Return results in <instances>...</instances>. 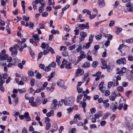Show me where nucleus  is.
Instances as JSON below:
<instances>
[{
	"label": "nucleus",
	"instance_id": "nucleus-52",
	"mask_svg": "<svg viewBox=\"0 0 133 133\" xmlns=\"http://www.w3.org/2000/svg\"><path fill=\"white\" fill-rule=\"evenodd\" d=\"M56 64L55 62H53L51 64H49L50 66L55 68L56 67Z\"/></svg>",
	"mask_w": 133,
	"mask_h": 133
},
{
	"label": "nucleus",
	"instance_id": "nucleus-36",
	"mask_svg": "<svg viewBox=\"0 0 133 133\" xmlns=\"http://www.w3.org/2000/svg\"><path fill=\"white\" fill-rule=\"evenodd\" d=\"M39 3L42 6H45L46 4L45 3V1L44 0H39Z\"/></svg>",
	"mask_w": 133,
	"mask_h": 133
},
{
	"label": "nucleus",
	"instance_id": "nucleus-17",
	"mask_svg": "<svg viewBox=\"0 0 133 133\" xmlns=\"http://www.w3.org/2000/svg\"><path fill=\"white\" fill-rule=\"evenodd\" d=\"M91 43H89V42L86 43L85 45H84L83 46V48L84 49H88Z\"/></svg>",
	"mask_w": 133,
	"mask_h": 133
},
{
	"label": "nucleus",
	"instance_id": "nucleus-4",
	"mask_svg": "<svg viewBox=\"0 0 133 133\" xmlns=\"http://www.w3.org/2000/svg\"><path fill=\"white\" fill-rule=\"evenodd\" d=\"M84 73L83 70L80 68L76 70L75 77L77 76H80L83 75Z\"/></svg>",
	"mask_w": 133,
	"mask_h": 133
},
{
	"label": "nucleus",
	"instance_id": "nucleus-15",
	"mask_svg": "<svg viewBox=\"0 0 133 133\" xmlns=\"http://www.w3.org/2000/svg\"><path fill=\"white\" fill-rule=\"evenodd\" d=\"M89 76V74L88 72H87L86 74H85L84 75V77L82 79V81L83 82H84L86 79H87L88 77Z\"/></svg>",
	"mask_w": 133,
	"mask_h": 133
},
{
	"label": "nucleus",
	"instance_id": "nucleus-16",
	"mask_svg": "<svg viewBox=\"0 0 133 133\" xmlns=\"http://www.w3.org/2000/svg\"><path fill=\"white\" fill-rule=\"evenodd\" d=\"M54 115V111L53 110H51L50 112H48L46 114V116L48 117H49L51 116H53Z\"/></svg>",
	"mask_w": 133,
	"mask_h": 133
},
{
	"label": "nucleus",
	"instance_id": "nucleus-44",
	"mask_svg": "<svg viewBox=\"0 0 133 133\" xmlns=\"http://www.w3.org/2000/svg\"><path fill=\"white\" fill-rule=\"evenodd\" d=\"M36 77L38 79H40L41 77V75L39 72H38L36 74Z\"/></svg>",
	"mask_w": 133,
	"mask_h": 133
},
{
	"label": "nucleus",
	"instance_id": "nucleus-57",
	"mask_svg": "<svg viewBox=\"0 0 133 133\" xmlns=\"http://www.w3.org/2000/svg\"><path fill=\"white\" fill-rule=\"evenodd\" d=\"M90 16H89V18L91 19H93V18H94L97 15V14H96L95 15H91L90 14H89Z\"/></svg>",
	"mask_w": 133,
	"mask_h": 133
},
{
	"label": "nucleus",
	"instance_id": "nucleus-34",
	"mask_svg": "<svg viewBox=\"0 0 133 133\" xmlns=\"http://www.w3.org/2000/svg\"><path fill=\"white\" fill-rule=\"evenodd\" d=\"M84 97L83 98V100L85 101L86 100H89L90 99V96H87V94H84Z\"/></svg>",
	"mask_w": 133,
	"mask_h": 133
},
{
	"label": "nucleus",
	"instance_id": "nucleus-20",
	"mask_svg": "<svg viewBox=\"0 0 133 133\" xmlns=\"http://www.w3.org/2000/svg\"><path fill=\"white\" fill-rule=\"evenodd\" d=\"M64 82L63 81H58L57 83V85L60 87H61L64 85Z\"/></svg>",
	"mask_w": 133,
	"mask_h": 133
},
{
	"label": "nucleus",
	"instance_id": "nucleus-30",
	"mask_svg": "<svg viewBox=\"0 0 133 133\" xmlns=\"http://www.w3.org/2000/svg\"><path fill=\"white\" fill-rule=\"evenodd\" d=\"M44 50L43 51V52H42L43 53V54L44 55H46L49 52V49L47 48L45 49H43Z\"/></svg>",
	"mask_w": 133,
	"mask_h": 133
},
{
	"label": "nucleus",
	"instance_id": "nucleus-21",
	"mask_svg": "<svg viewBox=\"0 0 133 133\" xmlns=\"http://www.w3.org/2000/svg\"><path fill=\"white\" fill-rule=\"evenodd\" d=\"M33 37L34 38V39L35 41L38 42L40 41V39L38 35H34L33 36Z\"/></svg>",
	"mask_w": 133,
	"mask_h": 133
},
{
	"label": "nucleus",
	"instance_id": "nucleus-46",
	"mask_svg": "<svg viewBox=\"0 0 133 133\" xmlns=\"http://www.w3.org/2000/svg\"><path fill=\"white\" fill-rule=\"evenodd\" d=\"M128 60L130 61L133 60V56L131 55H130L128 57Z\"/></svg>",
	"mask_w": 133,
	"mask_h": 133
},
{
	"label": "nucleus",
	"instance_id": "nucleus-54",
	"mask_svg": "<svg viewBox=\"0 0 133 133\" xmlns=\"http://www.w3.org/2000/svg\"><path fill=\"white\" fill-rule=\"evenodd\" d=\"M23 19L24 20H25V21H28L29 19V17H28L27 18L25 16H22Z\"/></svg>",
	"mask_w": 133,
	"mask_h": 133
},
{
	"label": "nucleus",
	"instance_id": "nucleus-14",
	"mask_svg": "<svg viewBox=\"0 0 133 133\" xmlns=\"http://www.w3.org/2000/svg\"><path fill=\"white\" fill-rule=\"evenodd\" d=\"M41 47L43 49H45L49 48V46L48 44H46L44 43H42Z\"/></svg>",
	"mask_w": 133,
	"mask_h": 133
},
{
	"label": "nucleus",
	"instance_id": "nucleus-55",
	"mask_svg": "<svg viewBox=\"0 0 133 133\" xmlns=\"http://www.w3.org/2000/svg\"><path fill=\"white\" fill-rule=\"evenodd\" d=\"M115 23V22L114 21L112 20L109 23V26L111 27L113 26L114 24Z\"/></svg>",
	"mask_w": 133,
	"mask_h": 133
},
{
	"label": "nucleus",
	"instance_id": "nucleus-56",
	"mask_svg": "<svg viewBox=\"0 0 133 133\" xmlns=\"http://www.w3.org/2000/svg\"><path fill=\"white\" fill-rule=\"evenodd\" d=\"M113 84V82H109L108 84V88L109 89L112 86V84Z\"/></svg>",
	"mask_w": 133,
	"mask_h": 133
},
{
	"label": "nucleus",
	"instance_id": "nucleus-3",
	"mask_svg": "<svg viewBox=\"0 0 133 133\" xmlns=\"http://www.w3.org/2000/svg\"><path fill=\"white\" fill-rule=\"evenodd\" d=\"M7 57H8V55L6 54L5 50H3L0 54V59H1V60H4L7 58Z\"/></svg>",
	"mask_w": 133,
	"mask_h": 133
},
{
	"label": "nucleus",
	"instance_id": "nucleus-31",
	"mask_svg": "<svg viewBox=\"0 0 133 133\" xmlns=\"http://www.w3.org/2000/svg\"><path fill=\"white\" fill-rule=\"evenodd\" d=\"M87 33L84 32H81L80 34V35L81 36L84 37L85 38L87 35Z\"/></svg>",
	"mask_w": 133,
	"mask_h": 133
},
{
	"label": "nucleus",
	"instance_id": "nucleus-39",
	"mask_svg": "<svg viewBox=\"0 0 133 133\" xmlns=\"http://www.w3.org/2000/svg\"><path fill=\"white\" fill-rule=\"evenodd\" d=\"M133 41V38H130L128 39H126L125 40V42L128 43H132Z\"/></svg>",
	"mask_w": 133,
	"mask_h": 133
},
{
	"label": "nucleus",
	"instance_id": "nucleus-38",
	"mask_svg": "<svg viewBox=\"0 0 133 133\" xmlns=\"http://www.w3.org/2000/svg\"><path fill=\"white\" fill-rule=\"evenodd\" d=\"M101 74V72L100 71H98L95 74H93L92 75V76H97L99 77Z\"/></svg>",
	"mask_w": 133,
	"mask_h": 133
},
{
	"label": "nucleus",
	"instance_id": "nucleus-33",
	"mask_svg": "<svg viewBox=\"0 0 133 133\" xmlns=\"http://www.w3.org/2000/svg\"><path fill=\"white\" fill-rule=\"evenodd\" d=\"M98 62L95 61L93 62L92 64V66L93 67L95 68L98 65Z\"/></svg>",
	"mask_w": 133,
	"mask_h": 133
},
{
	"label": "nucleus",
	"instance_id": "nucleus-61",
	"mask_svg": "<svg viewBox=\"0 0 133 133\" xmlns=\"http://www.w3.org/2000/svg\"><path fill=\"white\" fill-rule=\"evenodd\" d=\"M75 47V45H72L68 48L69 50L71 51L73 50Z\"/></svg>",
	"mask_w": 133,
	"mask_h": 133
},
{
	"label": "nucleus",
	"instance_id": "nucleus-23",
	"mask_svg": "<svg viewBox=\"0 0 133 133\" xmlns=\"http://www.w3.org/2000/svg\"><path fill=\"white\" fill-rule=\"evenodd\" d=\"M117 90L118 92H123L124 88L122 86H119L117 88Z\"/></svg>",
	"mask_w": 133,
	"mask_h": 133
},
{
	"label": "nucleus",
	"instance_id": "nucleus-18",
	"mask_svg": "<svg viewBox=\"0 0 133 133\" xmlns=\"http://www.w3.org/2000/svg\"><path fill=\"white\" fill-rule=\"evenodd\" d=\"M126 68L125 67H123L122 68L121 71H119L116 72L117 74H122V73H124L126 71Z\"/></svg>",
	"mask_w": 133,
	"mask_h": 133
},
{
	"label": "nucleus",
	"instance_id": "nucleus-9",
	"mask_svg": "<svg viewBox=\"0 0 133 133\" xmlns=\"http://www.w3.org/2000/svg\"><path fill=\"white\" fill-rule=\"evenodd\" d=\"M102 116V112L101 111H98L94 115V117L96 119H99L100 117H101Z\"/></svg>",
	"mask_w": 133,
	"mask_h": 133
},
{
	"label": "nucleus",
	"instance_id": "nucleus-42",
	"mask_svg": "<svg viewBox=\"0 0 133 133\" xmlns=\"http://www.w3.org/2000/svg\"><path fill=\"white\" fill-rule=\"evenodd\" d=\"M82 97V95L81 94H79L77 96V102L79 101Z\"/></svg>",
	"mask_w": 133,
	"mask_h": 133
},
{
	"label": "nucleus",
	"instance_id": "nucleus-22",
	"mask_svg": "<svg viewBox=\"0 0 133 133\" xmlns=\"http://www.w3.org/2000/svg\"><path fill=\"white\" fill-rule=\"evenodd\" d=\"M94 37V35H90L89 39V43L91 44L93 41Z\"/></svg>",
	"mask_w": 133,
	"mask_h": 133
},
{
	"label": "nucleus",
	"instance_id": "nucleus-63",
	"mask_svg": "<svg viewBox=\"0 0 133 133\" xmlns=\"http://www.w3.org/2000/svg\"><path fill=\"white\" fill-rule=\"evenodd\" d=\"M65 99H62L59 102V104L61 106L62 105L63 103H64L65 105Z\"/></svg>",
	"mask_w": 133,
	"mask_h": 133
},
{
	"label": "nucleus",
	"instance_id": "nucleus-35",
	"mask_svg": "<svg viewBox=\"0 0 133 133\" xmlns=\"http://www.w3.org/2000/svg\"><path fill=\"white\" fill-rule=\"evenodd\" d=\"M18 90L19 92L21 93H24L26 91V90L25 88L18 89Z\"/></svg>",
	"mask_w": 133,
	"mask_h": 133
},
{
	"label": "nucleus",
	"instance_id": "nucleus-47",
	"mask_svg": "<svg viewBox=\"0 0 133 133\" xmlns=\"http://www.w3.org/2000/svg\"><path fill=\"white\" fill-rule=\"evenodd\" d=\"M119 4V2L118 1H116L115 2V4L113 5V8L115 9L117 8V6Z\"/></svg>",
	"mask_w": 133,
	"mask_h": 133
},
{
	"label": "nucleus",
	"instance_id": "nucleus-64",
	"mask_svg": "<svg viewBox=\"0 0 133 133\" xmlns=\"http://www.w3.org/2000/svg\"><path fill=\"white\" fill-rule=\"evenodd\" d=\"M95 37L97 40H99L101 38L102 36L101 35H97L95 36Z\"/></svg>",
	"mask_w": 133,
	"mask_h": 133
},
{
	"label": "nucleus",
	"instance_id": "nucleus-25",
	"mask_svg": "<svg viewBox=\"0 0 133 133\" xmlns=\"http://www.w3.org/2000/svg\"><path fill=\"white\" fill-rule=\"evenodd\" d=\"M90 63L89 62H85L83 65V67L84 68H87L90 66Z\"/></svg>",
	"mask_w": 133,
	"mask_h": 133
},
{
	"label": "nucleus",
	"instance_id": "nucleus-2",
	"mask_svg": "<svg viewBox=\"0 0 133 133\" xmlns=\"http://www.w3.org/2000/svg\"><path fill=\"white\" fill-rule=\"evenodd\" d=\"M52 103L51 105V108L52 109H58L59 108V105L58 104L57 100L55 99L52 101Z\"/></svg>",
	"mask_w": 133,
	"mask_h": 133
},
{
	"label": "nucleus",
	"instance_id": "nucleus-43",
	"mask_svg": "<svg viewBox=\"0 0 133 133\" xmlns=\"http://www.w3.org/2000/svg\"><path fill=\"white\" fill-rule=\"evenodd\" d=\"M48 15V13L46 11L43 12L42 14V16L43 17H46Z\"/></svg>",
	"mask_w": 133,
	"mask_h": 133
},
{
	"label": "nucleus",
	"instance_id": "nucleus-1",
	"mask_svg": "<svg viewBox=\"0 0 133 133\" xmlns=\"http://www.w3.org/2000/svg\"><path fill=\"white\" fill-rule=\"evenodd\" d=\"M126 6L127 7V10L128 11L133 12V3H131L130 1L127 3Z\"/></svg>",
	"mask_w": 133,
	"mask_h": 133
},
{
	"label": "nucleus",
	"instance_id": "nucleus-58",
	"mask_svg": "<svg viewBox=\"0 0 133 133\" xmlns=\"http://www.w3.org/2000/svg\"><path fill=\"white\" fill-rule=\"evenodd\" d=\"M34 25L33 23L31 22H29V25L28 26L30 28H31L33 29V27H34Z\"/></svg>",
	"mask_w": 133,
	"mask_h": 133
},
{
	"label": "nucleus",
	"instance_id": "nucleus-41",
	"mask_svg": "<svg viewBox=\"0 0 133 133\" xmlns=\"http://www.w3.org/2000/svg\"><path fill=\"white\" fill-rule=\"evenodd\" d=\"M88 115L87 116V118L88 119H91L92 117H93V116L92 114L89 112L88 113Z\"/></svg>",
	"mask_w": 133,
	"mask_h": 133
},
{
	"label": "nucleus",
	"instance_id": "nucleus-19",
	"mask_svg": "<svg viewBox=\"0 0 133 133\" xmlns=\"http://www.w3.org/2000/svg\"><path fill=\"white\" fill-rule=\"evenodd\" d=\"M127 126L128 129L129 130H131L133 128V124L132 123H128L127 124Z\"/></svg>",
	"mask_w": 133,
	"mask_h": 133
},
{
	"label": "nucleus",
	"instance_id": "nucleus-27",
	"mask_svg": "<svg viewBox=\"0 0 133 133\" xmlns=\"http://www.w3.org/2000/svg\"><path fill=\"white\" fill-rule=\"evenodd\" d=\"M113 86L115 87V86H117L119 84V83L116 80H115V79H113Z\"/></svg>",
	"mask_w": 133,
	"mask_h": 133
},
{
	"label": "nucleus",
	"instance_id": "nucleus-12",
	"mask_svg": "<svg viewBox=\"0 0 133 133\" xmlns=\"http://www.w3.org/2000/svg\"><path fill=\"white\" fill-rule=\"evenodd\" d=\"M101 62L103 65L105 66V68L103 67H102V69H104L105 68H108L107 65H106L107 62L105 61V60L103 59H101Z\"/></svg>",
	"mask_w": 133,
	"mask_h": 133
},
{
	"label": "nucleus",
	"instance_id": "nucleus-6",
	"mask_svg": "<svg viewBox=\"0 0 133 133\" xmlns=\"http://www.w3.org/2000/svg\"><path fill=\"white\" fill-rule=\"evenodd\" d=\"M65 105L66 106H70L73 104V101L71 98L65 99Z\"/></svg>",
	"mask_w": 133,
	"mask_h": 133
},
{
	"label": "nucleus",
	"instance_id": "nucleus-45",
	"mask_svg": "<svg viewBox=\"0 0 133 133\" xmlns=\"http://www.w3.org/2000/svg\"><path fill=\"white\" fill-rule=\"evenodd\" d=\"M82 12L83 13H87L88 15L90 14L91 13L88 10L86 9L83 10Z\"/></svg>",
	"mask_w": 133,
	"mask_h": 133
},
{
	"label": "nucleus",
	"instance_id": "nucleus-48",
	"mask_svg": "<svg viewBox=\"0 0 133 133\" xmlns=\"http://www.w3.org/2000/svg\"><path fill=\"white\" fill-rule=\"evenodd\" d=\"M69 6L70 5H69L67 4L64 8L62 9V11H64L66 10L69 8Z\"/></svg>",
	"mask_w": 133,
	"mask_h": 133
},
{
	"label": "nucleus",
	"instance_id": "nucleus-29",
	"mask_svg": "<svg viewBox=\"0 0 133 133\" xmlns=\"http://www.w3.org/2000/svg\"><path fill=\"white\" fill-rule=\"evenodd\" d=\"M50 32L53 34L55 35L56 34H59V32L58 30H56L54 29L51 30Z\"/></svg>",
	"mask_w": 133,
	"mask_h": 133
},
{
	"label": "nucleus",
	"instance_id": "nucleus-32",
	"mask_svg": "<svg viewBox=\"0 0 133 133\" xmlns=\"http://www.w3.org/2000/svg\"><path fill=\"white\" fill-rule=\"evenodd\" d=\"M46 130H48L51 127V124L49 122L46 123Z\"/></svg>",
	"mask_w": 133,
	"mask_h": 133
},
{
	"label": "nucleus",
	"instance_id": "nucleus-26",
	"mask_svg": "<svg viewBox=\"0 0 133 133\" xmlns=\"http://www.w3.org/2000/svg\"><path fill=\"white\" fill-rule=\"evenodd\" d=\"M61 58V57L59 56H57L56 57V61L58 65V66H59L60 64V59Z\"/></svg>",
	"mask_w": 133,
	"mask_h": 133
},
{
	"label": "nucleus",
	"instance_id": "nucleus-10",
	"mask_svg": "<svg viewBox=\"0 0 133 133\" xmlns=\"http://www.w3.org/2000/svg\"><path fill=\"white\" fill-rule=\"evenodd\" d=\"M116 102H113L111 104L110 108L113 111H115L117 108Z\"/></svg>",
	"mask_w": 133,
	"mask_h": 133
},
{
	"label": "nucleus",
	"instance_id": "nucleus-13",
	"mask_svg": "<svg viewBox=\"0 0 133 133\" xmlns=\"http://www.w3.org/2000/svg\"><path fill=\"white\" fill-rule=\"evenodd\" d=\"M98 5L100 8H103L105 5V2L104 0H99L98 1Z\"/></svg>",
	"mask_w": 133,
	"mask_h": 133
},
{
	"label": "nucleus",
	"instance_id": "nucleus-62",
	"mask_svg": "<svg viewBox=\"0 0 133 133\" xmlns=\"http://www.w3.org/2000/svg\"><path fill=\"white\" fill-rule=\"evenodd\" d=\"M41 98V97H38L36 99V101L37 102V103H38L39 104H40L42 103V102L40 99Z\"/></svg>",
	"mask_w": 133,
	"mask_h": 133
},
{
	"label": "nucleus",
	"instance_id": "nucleus-28",
	"mask_svg": "<svg viewBox=\"0 0 133 133\" xmlns=\"http://www.w3.org/2000/svg\"><path fill=\"white\" fill-rule=\"evenodd\" d=\"M44 89L43 88H40L37 89L34 92V95L35 93H38L41 92L42 90H43Z\"/></svg>",
	"mask_w": 133,
	"mask_h": 133
},
{
	"label": "nucleus",
	"instance_id": "nucleus-24",
	"mask_svg": "<svg viewBox=\"0 0 133 133\" xmlns=\"http://www.w3.org/2000/svg\"><path fill=\"white\" fill-rule=\"evenodd\" d=\"M67 63V61L65 59H63L62 63V64L60 66V68H62L64 67V66Z\"/></svg>",
	"mask_w": 133,
	"mask_h": 133
},
{
	"label": "nucleus",
	"instance_id": "nucleus-8",
	"mask_svg": "<svg viewBox=\"0 0 133 133\" xmlns=\"http://www.w3.org/2000/svg\"><path fill=\"white\" fill-rule=\"evenodd\" d=\"M116 63L119 64H125L126 63V60L125 58H120L116 61Z\"/></svg>",
	"mask_w": 133,
	"mask_h": 133
},
{
	"label": "nucleus",
	"instance_id": "nucleus-60",
	"mask_svg": "<svg viewBox=\"0 0 133 133\" xmlns=\"http://www.w3.org/2000/svg\"><path fill=\"white\" fill-rule=\"evenodd\" d=\"M109 115V113H106L103 116L102 119H106Z\"/></svg>",
	"mask_w": 133,
	"mask_h": 133
},
{
	"label": "nucleus",
	"instance_id": "nucleus-7",
	"mask_svg": "<svg viewBox=\"0 0 133 133\" xmlns=\"http://www.w3.org/2000/svg\"><path fill=\"white\" fill-rule=\"evenodd\" d=\"M88 24V22H87L86 25H85L84 24H79L78 26V27L80 28V29L81 30L84 29H88L89 28Z\"/></svg>",
	"mask_w": 133,
	"mask_h": 133
},
{
	"label": "nucleus",
	"instance_id": "nucleus-53",
	"mask_svg": "<svg viewBox=\"0 0 133 133\" xmlns=\"http://www.w3.org/2000/svg\"><path fill=\"white\" fill-rule=\"evenodd\" d=\"M67 48L65 46H61L60 48V50H63L64 51H65L66 50Z\"/></svg>",
	"mask_w": 133,
	"mask_h": 133
},
{
	"label": "nucleus",
	"instance_id": "nucleus-5",
	"mask_svg": "<svg viewBox=\"0 0 133 133\" xmlns=\"http://www.w3.org/2000/svg\"><path fill=\"white\" fill-rule=\"evenodd\" d=\"M103 84L104 82H101L98 85L99 90L102 93H104L105 90V88L103 86Z\"/></svg>",
	"mask_w": 133,
	"mask_h": 133
},
{
	"label": "nucleus",
	"instance_id": "nucleus-49",
	"mask_svg": "<svg viewBox=\"0 0 133 133\" xmlns=\"http://www.w3.org/2000/svg\"><path fill=\"white\" fill-rule=\"evenodd\" d=\"M44 6H42L39 7L38 11L39 13H41L44 10Z\"/></svg>",
	"mask_w": 133,
	"mask_h": 133
},
{
	"label": "nucleus",
	"instance_id": "nucleus-50",
	"mask_svg": "<svg viewBox=\"0 0 133 133\" xmlns=\"http://www.w3.org/2000/svg\"><path fill=\"white\" fill-rule=\"evenodd\" d=\"M110 94V92L109 90H107L105 92V96H109Z\"/></svg>",
	"mask_w": 133,
	"mask_h": 133
},
{
	"label": "nucleus",
	"instance_id": "nucleus-40",
	"mask_svg": "<svg viewBox=\"0 0 133 133\" xmlns=\"http://www.w3.org/2000/svg\"><path fill=\"white\" fill-rule=\"evenodd\" d=\"M97 84L96 83H94L93 85H92V88L91 89V90L92 91L97 86Z\"/></svg>",
	"mask_w": 133,
	"mask_h": 133
},
{
	"label": "nucleus",
	"instance_id": "nucleus-59",
	"mask_svg": "<svg viewBox=\"0 0 133 133\" xmlns=\"http://www.w3.org/2000/svg\"><path fill=\"white\" fill-rule=\"evenodd\" d=\"M6 59L7 61L8 62H9L12 61V58L11 57H8H8H7V58Z\"/></svg>",
	"mask_w": 133,
	"mask_h": 133
},
{
	"label": "nucleus",
	"instance_id": "nucleus-37",
	"mask_svg": "<svg viewBox=\"0 0 133 133\" xmlns=\"http://www.w3.org/2000/svg\"><path fill=\"white\" fill-rule=\"evenodd\" d=\"M28 74L30 77H32L34 75V72L31 70H29L28 71Z\"/></svg>",
	"mask_w": 133,
	"mask_h": 133
},
{
	"label": "nucleus",
	"instance_id": "nucleus-11",
	"mask_svg": "<svg viewBox=\"0 0 133 133\" xmlns=\"http://www.w3.org/2000/svg\"><path fill=\"white\" fill-rule=\"evenodd\" d=\"M12 52L11 54L12 55H17V50H14L13 47H11L9 49Z\"/></svg>",
	"mask_w": 133,
	"mask_h": 133
},
{
	"label": "nucleus",
	"instance_id": "nucleus-51",
	"mask_svg": "<svg viewBox=\"0 0 133 133\" xmlns=\"http://www.w3.org/2000/svg\"><path fill=\"white\" fill-rule=\"evenodd\" d=\"M35 80L34 79L32 78L30 81V83L31 86H33L34 85Z\"/></svg>",
	"mask_w": 133,
	"mask_h": 133
}]
</instances>
